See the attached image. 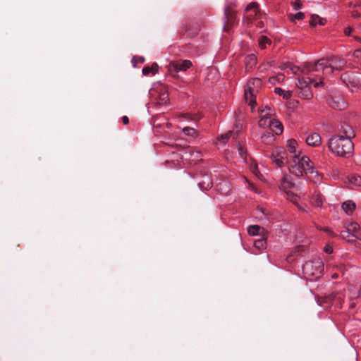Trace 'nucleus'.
Masks as SVG:
<instances>
[{"instance_id": "nucleus-1", "label": "nucleus", "mask_w": 361, "mask_h": 361, "mask_svg": "<svg viewBox=\"0 0 361 361\" xmlns=\"http://www.w3.org/2000/svg\"><path fill=\"white\" fill-rule=\"evenodd\" d=\"M289 171L296 176H302L304 173L312 174L314 173L310 159L307 156L300 157V151L293 157V160L289 164Z\"/></svg>"}, {"instance_id": "nucleus-2", "label": "nucleus", "mask_w": 361, "mask_h": 361, "mask_svg": "<svg viewBox=\"0 0 361 361\" xmlns=\"http://www.w3.org/2000/svg\"><path fill=\"white\" fill-rule=\"evenodd\" d=\"M329 148L339 156H345L353 149L351 137H331L328 142Z\"/></svg>"}, {"instance_id": "nucleus-3", "label": "nucleus", "mask_w": 361, "mask_h": 361, "mask_svg": "<svg viewBox=\"0 0 361 361\" xmlns=\"http://www.w3.org/2000/svg\"><path fill=\"white\" fill-rule=\"evenodd\" d=\"M307 72H315L316 74L312 75L316 78H319V81L322 80V76L324 78H329L334 72V68L329 63V62L322 59L318 60L315 63H308L306 66Z\"/></svg>"}, {"instance_id": "nucleus-4", "label": "nucleus", "mask_w": 361, "mask_h": 361, "mask_svg": "<svg viewBox=\"0 0 361 361\" xmlns=\"http://www.w3.org/2000/svg\"><path fill=\"white\" fill-rule=\"evenodd\" d=\"M313 83L314 87H319L324 85V81H317L314 78H311L310 77H305L302 78H299L298 82L296 84V86L298 89V95L302 99H310L313 97V93L310 90V85Z\"/></svg>"}, {"instance_id": "nucleus-5", "label": "nucleus", "mask_w": 361, "mask_h": 361, "mask_svg": "<svg viewBox=\"0 0 361 361\" xmlns=\"http://www.w3.org/2000/svg\"><path fill=\"white\" fill-rule=\"evenodd\" d=\"M262 86V80L259 78L250 80L245 87V99L253 109L256 105V94Z\"/></svg>"}, {"instance_id": "nucleus-6", "label": "nucleus", "mask_w": 361, "mask_h": 361, "mask_svg": "<svg viewBox=\"0 0 361 361\" xmlns=\"http://www.w3.org/2000/svg\"><path fill=\"white\" fill-rule=\"evenodd\" d=\"M302 270L306 275L318 278L322 274L323 270V264L319 261L307 262L303 265Z\"/></svg>"}, {"instance_id": "nucleus-7", "label": "nucleus", "mask_w": 361, "mask_h": 361, "mask_svg": "<svg viewBox=\"0 0 361 361\" xmlns=\"http://www.w3.org/2000/svg\"><path fill=\"white\" fill-rule=\"evenodd\" d=\"M342 82L350 90L351 92H354L359 89L360 81L353 72H345L341 76Z\"/></svg>"}, {"instance_id": "nucleus-8", "label": "nucleus", "mask_w": 361, "mask_h": 361, "mask_svg": "<svg viewBox=\"0 0 361 361\" xmlns=\"http://www.w3.org/2000/svg\"><path fill=\"white\" fill-rule=\"evenodd\" d=\"M259 112L260 114L259 126L262 128H269L272 121L271 116L274 114V110L270 106H265L264 109L259 110Z\"/></svg>"}, {"instance_id": "nucleus-9", "label": "nucleus", "mask_w": 361, "mask_h": 361, "mask_svg": "<svg viewBox=\"0 0 361 361\" xmlns=\"http://www.w3.org/2000/svg\"><path fill=\"white\" fill-rule=\"evenodd\" d=\"M271 159L279 167H283L287 163L286 152L282 148L276 149L271 155Z\"/></svg>"}, {"instance_id": "nucleus-10", "label": "nucleus", "mask_w": 361, "mask_h": 361, "mask_svg": "<svg viewBox=\"0 0 361 361\" xmlns=\"http://www.w3.org/2000/svg\"><path fill=\"white\" fill-rule=\"evenodd\" d=\"M191 66L192 63L189 60L172 61L169 64V70L171 73H177L179 71H186Z\"/></svg>"}, {"instance_id": "nucleus-11", "label": "nucleus", "mask_w": 361, "mask_h": 361, "mask_svg": "<svg viewBox=\"0 0 361 361\" xmlns=\"http://www.w3.org/2000/svg\"><path fill=\"white\" fill-rule=\"evenodd\" d=\"M329 102L331 107L338 110H344L348 106L347 102L340 96L331 97Z\"/></svg>"}, {"instance_id": "nucleus-12", "label": "nucleus", "mask_w": 361, "mask_h": 361, "mask_svg": "<svg viewBox=\"0 0 361 361\" xmlns=\"http://www.w3.org/2000/svg\"><path fill=\"white\" fill-rule=\"evenodd\" d=\"M340 235L343 239L347 240L348 243L354 244L357 247H361V240L356 239L353 233L347 229L342 231L340 233Z\"/></svg>"}, {"instance_id": "nucleus-13", "label": "nucleus", "mask_w": 361, "mask_h": 361, "mask_svg": "<svg viewBox=\"0 0 361 361\" xmlns=\"http://www.w3.org/2000/svg\"><path fill=\"white\" fill-rule=\"evenodd\" d=\"M328 61L332 66L334 70L338 71L343 70L346 66V61L345 59L338 56H333Z\"/></svg>"}, {"instance_id": "nucleus-14", "label": "nucleus", "mask_w": 361, "mask_h": 361, "mask_svg": "<svg viewBox=\"0 0 361 361\" xmlns=\"http://www.w3.org/2000/svg\"><path fill=\"white\" fill-rule=\"evenodd\" d=\"M269 129L273 132L274 135H280L283 132V126L282 123L274 118H272Z\"/></svg>"}, {"instance_id": "nucleus-15", "label": "nucleus", "mask_w": 361, "mask_h": 361, "mask_svg": "<svg viewBox=\"0 0 361 361\" xmlns=\"http://www.w3.org/2000/svg\"><path fill=\"white\" fill-rule=\"evenodd\" d=\"M247 232L250 235H260V236H266L267 231L258 226V225H251L247 228Z\"/></svg>"}, {"instance_id": "nucleus-16", "label": "nucleus", "mask_w": 361, "mask_h": 361, "mask_svg": "<svg viewBox=\"0 0 361 361\" xmlns=\"http://www.w3.org/2000/svg\"><path fill=\"white\" fill-rule=\"evenodd\" d=\"M346 229L353 233L356 239L361 240V228L359 224L355 222L350 223L348 225Z\"/></svg>"}, {"instance_id": "nucleus-17", "label": "nucleus", "mask_w": 361, "mask_h": 361, "mask_svg": "<svg viewBox=\"0 0 361 361\" xmlns=\"http://www.w3.org/2000/svg\"><path fill=\"white\" fill-rule=\"evenodd\" d=\"M334 298L335 296L333 294L325 297H317V302L320 306L323 305L324 307H327L331 305Z\"/></svg>"}, {"instance_id": "nucleus-18", "label": "nucleus", "mask_w": 361, "mask_h": 361, "mask_svg": "<svg viewBox=\"0 0 361 361\" xmlns=\"http://www.w3.org/2000/svg\"><path fill=\"white\" fill-rule=\"evenodd\" d=\"M257 63V58L254 54H250L245 59V65L247 71H250Z\"/></svg>"}, {"instance_id": "nucleus-19", "label": "nucleus", "mask_w": 361, "mask_h": 361, "mask_svg": "<svg viewBox=\"0 0 361 361\" xmlns=\"http://www.w3.org/2000/svg\"><path fill=\"white\" fill-rule=\"evenodd\" d=\"M258 5L257 3L251 2L245 8L247 13L250 12L249 17L254 18L258 11Z\"/></svg>"}, {"instance_id": "nucleus-20", "label": "nucleus", "mask_w": 361, "mask_h": 361, "mask_svg": "<svg viewBox=\"0 0 361 361\" xmlns=\"http://www.w3.org/2000/svg\"><path fill=\"white\" fill-rule=\"evenodd\" d=\"M159 66L157 63H154L151 66H146L142 69V74L144 75H149V74L154 75L158 72Z\"/></svg>"}, {"instance_id": "nucleus-21", "label": "nucleus", "mask_w": 361, "mask_h": 361, "mask_svg": "<svg viewBox=\"0 0 361 361\" xmlns=\"http://www.w3.org/2000/svg\"><path fill=\"white\" fill-rule=\"evenodd\" d=\"M355 135V133L351 126L348 124L343 123L341 126L340 134L338 135Z\"/></svg>"}, {"instance_id": "nucleus-22", "label": "nucleus", "mask_w": 361, "mask_h": 361, "mask_svg": "<svg viewBox=\"0 0 361 361\" xmlns=\"http://www.w3.org/2000/svg\"><path fill=\"white\" fill-rule=\"evenodd\" d=\"M306 143L312 147L319 146L322 143L321 137H306Z\"/></svg>"}, {"instance_id": "nucleus-23", "label": "nucleus", "mask_w": 361, "mask_h": 361, "mask_svg": "<svg viewBox=\"0 0 361 361\" xmlns=\"http://www.w3.org/2000/svg\"><path fill=\"white\" fill-rule=\"evenodd\" d=\"M281 188L285 191H288V189H291L294 187L295 184L290 180L287 176H284L281 180Z\"/></svg>"}, {"instance_id": "nucleus-24", "label": "nucleus", "mask_w": 361, "mask_h": 361, "mask_svg": "<svg viewBox=\"0 0 361 361\" xmlns=\"http://www.w3.org/2000/svg\"><path fill=\"white\" fill-rule=\"evenodd\" d=\"M274 92L285 99H288L292 96V92L285 90L281 87H276Z\"/></svg>"}, {"instance_id": "nucleus-25", "label": "nucleus", "mask_w": 361, "mask_h": 361, "mask_svg": "<svg viewBox=\"0 0 361 361\" xmlns=\"http://www.w3.org/2000/svg\"><path fill=\"white\" fill-rule=\"evenodd\" d=\"M342 208L347 214H350L355 209V204L352 201H347L343 203Z\"/></svg>"}, {"instance_id": "nucleus-26", "label": "nucleus", "mask_w": 361, "mask_h": 361, "mask_svg": "<svg viewBox=\"0 0 361 361\" xmlns=\"http://www.w3.org/2000/svg\"><path fill=\"white\" fill-rule=\"evenodd\" d=\"M297 146H298V142L295 140L290 139L288 140L286 147H287V149L289 151V152L296 153L297 152V150H296Z\"/></svg>"}, {"instance_id": "nucleus-27", "label": "nucleus", "mask_w": 361, "mask_h": 361, "mask_svg": "<svg viewBox=\"0 0 361 361\" xmlns=\"http://www.w3.org/2000/svg\"><path fill=\"white\" fill-rule=\"evenodd\" d=\"M286 195L287 200H288L289 201H290L291 202H293V204H295V205L299 207L298 201H299L300 198L297 195L294 194L293 192H292L290 191H286Z\"/></svg>"}, {"instance_id": "nucleus-28", "label": "nucleus", "mask_w": 361, "mask_h": 361, "mask_svg": "<svg viewBox=\"0 0 361 361\" xmlns=\"http://www.w3.org/2000/svg\"><path fill=\"white\" fill-rule=\"evenodd\" d=\"M350 184L355 186H360L361 185V176L358 175H351L348 178Z\"/></svg>"}, {"instance_id": "nucleus-29", "label": "nucleus", "mask_w": 361, "mask_h": 361, "mask_svg": "<svg viewBox=\"0 0 361 361\" xmlns=\"http://www.w3.org/2000/svg\"><path fill=\"white\" fill-rule=\"evenodd\" d=\"M284 75L283 73H278L276 75L270 77L269 79V82L271 84L279 83L284 80Z\"/></svg>"}, {"instance_id": "nucleus-30", "label": "nucleus", "mask_w": 361, "mask_h": 361, "mask_svg": "<svg viewBox=\"0 0 361 361\" xmlns=\"http://www.w3.org/2000/svg\"><path fill=\"white\" fill-rule=\"evenodd\" d=\"M267 242L265 240V236H261L260 238L255 240L254 245L257 249H263L266 247Z\"/></svg>"}, {"instance_id": "nucleus-31", "label": "nucleus", "mask_w": 361, "mask_h": 361, "mask_svg": "<svg viewBox=\"0 0 361 361\" xmlns=\"http://www.w3.org/2000/svg\"><path fill=\"white\" fill-rule=\"evenodd\" d=\"M169 99V94L166 92H164L160 94L158 99V104L159 105L166 104Z\"/></svg>"}, {"instance_id": "nucleus-32", "label": "nucleus", "mask_w": 361, "mask_h": 361, "mask_svg": "<svg viewBox=\"0 0 361 361\" xmlns=\"http://www.w3.org/2000/svg\"><path fill=\"white\" fill-rule=\"evenodd\" d=\"M259 45L261 49H265L266 45L270 43V39L266 36H260L258 39Z\"/></svg>"}, {"instance_id": "nucleus-33", "label": "nucleus", "mask_w": 361, "mask_h": 361, "mask_svg": "<svg viewBox=\"0 0 361 361\" xmlns=\"http://www.w3.org/2000/svg\"><path fill=\"white\" fill-rule=\"evenodd\" d=\"M310 23L311 26H315L318 24L324 25L323 19L319 18L317 16H312Z\"/></svg>"}, {"instance_id": "nucleus-34", "label": "nucleus", "mask_w": 361, "mask_h": 361, "mask_svg": "<svg viewBox=\"0 0 361 361\" xmlns=\"http://www.w3.org/2000/svg\"><path fill=\"white\" fill-rule=\"evenodd\" d=\"M312 204L314 207H322V199L319 195H316L312 197Z\"/></svg>"}, {"instance_id": "nucleus-35", "label": "nucleus", "mask_w": 361, "mask_h": 361, "mask_svg": "<svg viewBox=\"0 0 361 361\" xmlns=\"http://www.w3.org/2000/svg\"><path fill=\"white\" fill-rule=\"evenodd\" d=\"M238 149V153H239V155L240 156V157L243 159L244 161H247L246 149L241 145H239Z\"/></svg>"}, {"instance_id": "nucleus-36", "label": "nucleus", "mask_w": 361, "mask_h": 361, "mask_svg": "<svg viewBox=\"0 0 361 361\" xmlns=\"http://www.w3.org/2000/svg\"><path fill=\"white\" fill-rule=\"evenodd\" d=\"M305 18V15L302 12H298L295 15H290L289 18L291 21H294L295 20H302Z\"/></svg>"}, {"instance_id": "nucleus-37", "label": "nucleus", "mask_w": 361, "mask_h": 361, "mask_svg": "<svg viewBox=\"0 0 361 361\" xmlns=\"http://www.w3.org/2000/svg\"><path fill=\"white\" fill-rule=\"evenodd\" d=\"M182 132L185 134V135H192L195 133V130L193 128L190 127H184L182 129Z\"/></svg>"}, {"instance_id": "nucleus-38", "label": "nucleus", "mask_w": 361, "mask_h": 361, "mask_svg": "<svg viewBox=\"0 0 361 361\" xmlns=\"http://www.w3.org/2000/svg\"><path fill=\"white\" fill-rule=\"evenodd\" d=\"M290 69L294 74H299L300 72H303L304 70H301V68L298 66H290Z\"/></svg>"}, {"instance_id": "nucleus-39", "label": "nucleus", "mask_w": 361, "mask_h": 361, "mask_svg": "<svg viewBox=\"0 0 361 361\" xmlns=\"http://www.w3.org/2000/svg\"><path fill=\"white\" fill-rule=\"evenodd\" d=\"M231 15V11H229L228 7H226L224 9V18L226 20V22L229 21V16Z\"/></svg>"}, {"instance_id": "nucleus-40", "label": "nucleus", "mask_w": 361, "mask_h": 361, "mask_svg": "<svg viewBox=\"0 0 361 361\" xmlns=\"http://www.w3.org/2000/svg\"><path fill=\"white\" fill-rule=\"evenodd\" d=\"M293 6L295 10H298L302 7V3L300 0H296L293 3Z\"/></svg>"}, {"instance_id": "nucleus-41", "label": "nucleus", "mask_w": 361, "mask_h": 361, "mask_svg": "<svg viewBox=\"0 0 361 361\" xmlns=\"http://www.w3.org/2000/svg\"><path fill=\"white\" fill-rule=\"evenodd\" d=\"M180 116L183 117V119L186 121H191L195 119L190 114H183L180 115Z\"/></svg>"}, {"instance_id": "nucleus-42", "label": "nucleus", "mask_w": 361, "mask_h": 361, "mask_svg": "<svg viewBox=\"0 0 361 361\" xmlns=\"http://www.w3.org/2000/svg\"><path fill=\"white\" fill-rule=\"evenodd\" d=\"M353 55L354 57L361 59V49L355 50Z\"/></svg>"}, {"instance_id": "nucleus-43", "label": "nucleus", "mask_w": 361, "mask_h": 361, "mask_svg": "<svg viewBox=\"0 0 361 361\" xmlns=\"http://www.w3.org/2000/svg\"><path fill=\"white\" fill-rule=\"evenodd\" d=\"M355 293L351 295V298H356L360 295V290L354 289Z\"/></svg>"}, {"instance_id": "nucleus-44", "label": "nucleus", "mask_w": 361, "mask_h": 361, "mask_svg": "<svg viewBox=\"0 0 361 361\" xmlns=\"http://www.w3.org/2000/svg\"><path fill=\"white\" fill-rule=\"evenodd\" d=\"M324 250L326 253H332L333 252V247L331 246H329V245H326L325 247H324Z\"/></svg>"}, {"instance_id": "nucleus-45", "label": "nucleus", "mask_w": 361, "mask_h": 361, "mask_svg": "<svg viewBox=\"0 0 361 361\" xmlns=\"http://www.w3.org/2000/svg\"><path fill=\"white\" fill-rule=\"evenodd\" d=\"M352 30L351 27H346L344 30V33L345 35L349 36L351 34Z\"/></svg>"}, {"instance_id": "nucleus-46", "label": "nucleus", "mask_w": 361, "mask_h": 361, "mask_svg": "<svg viewBox=\"0 0 361 361\" xmlns=\"http://www.w3.org/2000/svg\"><path fill=\"white\" fill-rule=\"evenodd\" d=\"M121 120H122V122L123 123V124L126 125L129 123V119H128V117L127 116H123L122 118H121Z\"/></svg>"}, {"instance_id": "nucleus-47", "label": "nucleus", "mask_w": 361, "mask_h": 361, "mask_svg": "<svg viewBox=\"0 0 361 361\" xmlns=\"http://www.w3.org/2000/svg\"><path fill=\"white\" fill-rule=\"evenodd\" d=\"M224 185L226 186V188L224 190L223 193L227 194L230 191L229 185L227 183H224Z\"/></svg>"}, {"instance_id": "nucleus-48", "label": "nucleus", "mask_w": 361, "mask_h": 361, "mask_svg": "<svg viewBox=\"0 0 361 361\" xmlns=\"http://www.w3.org/2000/svg\"><path fill=\"white\" fill-rule=\"evenodd\" d=\"M230 135H236L237 134L240 133V131L239 130H236V131H230ZM224 135H228L227 134H225Z\"/></svg>"}, {"instance_id": "nucleus-49", "label": "nucleus", "mask_w": 361, "mask_h": 361, "mask_svg": "<svg viewBox=\"0 0 361 361\" xmlns=\"http://www.w3.org/2000/svg\"><path fill=\"white\" fill-rule=\"evenodd\" d=\"M228 137H224V136L219 137V138H220V139H219V140H221V142H227V141H228Z\"/></svg>"}, {"instance_id": "nucleus-50", "label": "nucleus", "mask_w": 361, "mask_h": 361, "mask_svg": "<svg viewBox=\"0 0 361 361\" xmlns=\"http://www.w3.org/2000/svg\"><path fill=\"white\" fill-rule=\"evenodd\" d=\"M257 170V166L256 164H255V166L252 167V171L253 173H255Z\"/></svg>"}, {"instance_id": "nucleus-51", "label": "nucleus", "mask_w": 361, "mask_h": 361, "mask_svg": "<svg viewBox=\"0 0 361 361\" xmlns=\"http://www.w3.org/2000/svg\"><path fill=\"white\" fill-rule=\"evenodd\" d=\"M355 307V303L354 302H350V307L354 308Z\"/></svg>"}, {"instance_id": "nucleus-52", "label": "nucleus", "mask_w": 361, "mask_h": 361, "mask_svg": "<svg viewBox=\"0 0 361 361\" xmlns=\"http://www.w3.org/2000/svg\"><path fill=\"white\" fill-rule=\"evenodd\" d=\"M355 39L356 41H357V42H361V39H360V37H355Z\"/></svg>"}, {"instance_id": "nucleus-53", "label": "nucleus", "mask_w": 361, "mask_h": 361, "mask_svg": "<svg viewBox=\"0 0 361 361\" xmlns=\"http://www.w3.org/2000/svg\"><path fill=\"white\" fill-rule=\"evenodd\" d=\"M288 66H285V65H283L281 66V70H284L286 68H287Z\"/></svg>"}, {"instance_id": "nucleus-54", "label": "nucleus", "mask_w": 361, "mask_h": 361, "mask_svg": "<svg viewBox=\"0 0 361 361\" xmlns=\"http://www.w3.org/2000/svg\"><path fill=\"white\" fill-rule=\"evenodd\" d=\"M344 266L345 265L343 264H342V263L339 264V267H340L341 269H343V267H344Z\"/></svg>"}, {"instance_id": "nucleus-55", "label": "nucleus", "mask_w": 361, "mask_h": 361, "mask_svg": "<svg viewBox=\"0 0 361 361\" xmlns=\"http://www.w3.org/2000/svg\"><path fill=\"white\" fill-rule=\"evenodd\" d=\"M144 60H145V59H144V58H143V57H140V61L142 63V62H144Z\"/></svg>"}, {"instance_id": "nucleus-56", "label": "nucleus", "mask_w": 361, "mask_h": 361, "mask_svg": "<svg viewBox=\"0 0 361 361\" xmlns=\"http://www.w3.org/2000/svg\"><path fill=\"white\" fill-rule=\"evenodd\" d=\"M337 276H338V275H337L336 274H334L332 276V277H333V278H337Z\"/></svg>"}, {"instance_id": "nucleus-57", "label": "nucleus", "mask_w": 361, "mask_h": 361, "mask_svg": "<svg viewBox=\"0 0 361 361\" xmlns=\"http://www.w3.org/2000/svg\"><path fill=\"white\" fill-rule=\"evenodd\" d=\"M310 135L314 136V135H317V133H312Z\"/></svg>"}]
</instances>
